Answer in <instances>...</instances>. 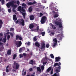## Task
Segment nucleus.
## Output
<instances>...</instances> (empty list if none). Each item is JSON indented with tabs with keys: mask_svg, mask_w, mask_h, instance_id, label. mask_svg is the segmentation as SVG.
I'll list each match as a JSON object with an SVG mask.
<instances>
[{
	"mask_svg": "<svg viewBox=\"0 0 76 76\" xmlns=\"http://www.w3.org/2000/svg\"><path fill=\"white\" fill-rule=\"evenodd\" d=\"M19 67H20V65H19V63L16 62V61H14L13 66V69L18 70L19 68Z\"/></svg>",
	"mask_w": 76,
	"mask_h": 76,
	"instance_id": "nucleus-1",
	"label": "nucleus"
},
{
	"mask_svg": "<svg viewBox=\"0 0 76 76\" xmlns=\"http://www.w3.org/2000/svg\"><path fill=\"white\" fill-rule=\"evenodd\" d=\"M47 19V18L45 16H43L41 18V20L40 22L42 24H44L46 22V20Z\"/></svg>",
	"mask_w": 76,
	"mask_h": 76,
	"instance_id": "nucleus-2",
	"label": "nucleus"
},
{
	"mask_svg": "<svg viewBox=\"0 0 76 76\" xmlns=\"http://www.w3.org/2000/svg\"><path fill=\"white\" fill-rule=\"evenodd\" d=\"M15 3H16V2L15 0H13L12 4V7L14 9H16V8L18 7V5L17 4L15 5Z\"/></svg>",
	"mask_w": 76,
	"mask_h": 76,
	"instance_id": "nucleus-3",
	"label": "nucleus"
},
{
	"mask_svg": "<svg viewBox=\"0 0 76 76\" xmlns=\"http://www.w3.org/2000/svg\"><path fill=\"white\" fill-rule=\"evenodd\" d=\"M63 34H60L56 35V37H57V38H58L59 40L61 41V40H62V38H63Z\"/></svg>",
	"mask_w": 76,
	"mask_h": 76,
	"instance_id": "nucleus-4",
	"label": "nucleus"
},
{
	"mask_svg": "<svg viewBox=\"0 0 76 76\" xmlns=\"http://www.w3.org/2000/svg\"><path fill=\"white\" fill-rule=\"evenodd\" d=\"M19 23L20 25H22V26L25 25V21L23 19H20L19 21Z\"/></svg>",
	"mask_w": 76,
	"mask_h": 76,
	"instance_id": "nucleus-5",
	"label": "nucleus"
},
{
	"mask_svg": "<svg viewBox=\"0 0 76 76\" xmlns=\"http://www.w3.org/2000/svg\"><path fill=\"white\" fill-rule=\"evenodd\" d=\"M15 44L17 46V47H19L22 45V42L21 41H17L15 42Z\"/></svg>",
	"mask_w": 76,
	"mask_h": 76,
	"instance_id": "nucleus-6",
	"label": "nucleus"
},
{
	"mask_svg": "<svg viewBox=\"0 0 76 76\" xmlns=\"http://www.w3.org/2000/svg\"><path fill=\"white\" fill-rule=\"evenodd\" d=\"M13 3V0L11 2H10L9 3L7 4L6 6L8 8H9L11 6H12Z\"/></svg>",
	"mask_w": 76,
	"mask_h": 76,
	"instance_id": "nucleus-7",
	"label": "nucleus"
},
{
	"mask_svg": "<svg viewBox=\"0 0 76 76\" xmlns=\"http://www.w3.org/2000/svg\"><path fill=\"white\" fill-rule=\"evenodd\" d=\"M55 61L56 62H58L59 61H60V59H61V58L60 56L58 57H56L55 58Z\"/></svg>",
	"mask_w": 76,
	"mask_h": 76,
	"instance_id": "nucleus-8",
	"label": "nucleus"
},
{
	"mask_svg": "<svg viewBox=\"0 0 76 76\" xmlns=\"http://www.w3.org/2000/svg\"><path fill=\"white\" fill-rule=\"evenodd\" d=\"M30 19L31 20H33L35 19V17L33 15H31L29 16Z\"/></svg>",
	"mask_w": 76,
	"mask_h": 76,
	"instance_id": "nucleus-9",
	"label": "nucleus"
},
{
	"mask_svg": "<svg viewBox=\"0 0 76 76\" xmlns=\"http://www.w3.org/2000/svg\"><path fill=\"white\" fill-rule=\"evenodd\" d=\"M29 64H31L32 65H33V64H35V61H33V60H31L29 62Z\"/></svg>",
	"mask_w": 76,
	"mask_h": 76,
	"instance_id": "nucleus-10",
	"label": "nucleus"
},
{
	"mask_svg": "<svg viewBox=\"0 0 76 76\" xmlns=\"http://www.w3.org/2000/svg\"><path fill=\"white\" fill-rule=\"evenodd\" d=\"M60 66L61 65V63L60 62H59V63H56L55 64L53 65V67H56L57 66H59V65Z\"/></svg>",
	"mask_w": 76,
	"mask_h": 76,
	"instance_id": "nucleus-11",
	"label": "nucleus"
},
{
	"mask_svg": "<svg viewBox=\"0 0 76 76\" xmlns=\"http://www.w3.org/2000/svg\"><path fill=\"white\" fill-rule=\"evenodd\" d=\"M13 20H18V19H17V17H16V15H13Z\"/></svg>",
	"mask_w": 76,
	"mask_h": 76,
	"instance_id": "nucleus-12",
	"label": "nucleus"
},
{
	"mask_svg": "<svg viewBox=\"0 0 76 76\" xmlns=\"http://www.w3.org/2000/svg\"><path fill=\"white\" fill-rule=\"evenodd\" d=\"M34 27V25L32 23H31L30 24L29 28H30V29H32V28H33Z\"/></svg>",
	"mask_w": 76,
	"mask_h": 76,
	"instance_id": "nucleus-13",
	"label": "nucleus"
},
{
	"mask_svg": "<svg viewBox=\"0 0 76 76\" xmlns=\"http://www.w3.org/2000/svg\"><path fill=\"white\" fill-rule=\"evenodd\" d=\"M12 53V50H8V51L7 52V54L8 55H10L11 54V53Z\"/></svg>",
	"mask_w": 76,
	"mask_h": 76,
	"instance_id": "nucleus-14",
	"label": "nucleus"
},
{
	"mask_svg": "<svg viewBox=\"0 0 76 76\" xmlns=\"http://www.w3.org/2000/svg\"><path fill=\"white\" fill-rule=\"evenodd\" d=\"M45 43H42V46L41 48H40L41 50L43 49L44 48H45Z\"/></svg>",
	"mask_w": 76,
	"mask_h": 76,
	"instance_id": "nucleus-15",
	"label": "nucleus"
},
{
	"mask_svg": "<svg viewBox=\"0 0 76 76\" xmlns=\"http://www.w3.org/2000/svg\"><path fill=\"white\" fill-rule=\"evenodd\" d=\"M36 3V2L35 1H34L33 2H28V5H32L35 4Z\"/></svg>",
	"mask_w": 76,
	"mask_h": 76,
	"instance_id": "nucleus-16",
	"label": "nucleus"
},
{
	"mask_svg": "<svg viewBox=\"0 0 76 76\" xmlns=\"http://www.w3.org/2000/svg\"><path fill=\"white\" fill-rule=\"evenodd\" d=\"M3 23V21H2V20H1L0 19V29H1V28Z\"/></svg>",
	"mask_w": 76,
	"mask_h": 76,
	"instance_id": "nucleus-17",
	"label": "nucleus"
},
{
	"mask_svg": "<svg viewBox=\"0 0 76 76\" xmlns=\"http://www.w3.org/2000/svg\"><path fill=\"white\" fill-rule=\"evenodd\" d=\"M22 7L20 6H19L18 7V10L19 12H20L21 13H22V12H21V10H22Z\"/></svg>",
	"mask_w": 76,
	"mask_h": 76,
	"instance_id": "nucleus-18",
	"label": "nucleus"
},
{
	"mask_svg": "<svg viewBox=\"0 0 76 76\" xmlns=\"http://www.w3.org/2000/svg\"><path fill=\"white\" fill-rule=\"evenodd\" d=\"M7 40V39H6V38L4 37L2 41V42H3L4 43H5L6 42Z\"/></svg>",
	"mask_w": 76,
	"mask_h": 76,
	"instance_id": "nucleus-19",
	"label": "nucleus"
},
{
	"mask_svg": "<svg viewBox=\"0 0 76 76\" xmlns=\"http://www.w3.org/2000/svg\"><path fill=\"white\" fill-rule=\"evenodd\" d=\"M35 45L36 47H39L40 46V45L38 42H36L35 43Z\"/></svg>",
	"mask_w": 76,
	"mask_h": 76,
	"instance_id": "nucleus-20",
	"label": "nucleus"
},
{
	"mask_svg": "<svg viewBox=\"0 0 76 76\" xmlns=\"http://www.w3.org/2000/svg\"><path fill=\"white\" fill-rule=\"evenodd\" d=\"M22 15L23 16V18L24 19H25L26 16V12H23L22 13Z\"/></svg>",
	"mask_w": 76,
	"mask_h": 76,
	"instance_id": "nucleus-21",
	"label": "nucleus"
},
{
	"mask_svg": "<svg viewBox=\"0 0 76 76\" xmlns=\"http://www.w3.org/2000/svg\"><path fill=\"white\" fill-rule=\"evenodd\" d=\"M53 41L55 43H57V38H55L53 39Z\"/></svg>",
	"mask_w": 76,
	"mask_h": 76,
	"instance_id": "nucleus-22",
	"label": "nucleus"
},
{
	"mask_svg": "<svg viewBox=\"0 0 76 76\" xmlns=\"http://www.w3.org/2000/svg\"><path fill=\"white\" fill-rule=\"evenodd\" d=\"M53 76H60V74L59 73H55L54 74Z\"/></svg>",
	"mask_w": 76,
	"mask_h": 76,
	"instance_id": "nucleus-23",
	"label": "nucleus"
},
{
	"mask_svg": "<svg viewBox=\"0 0 76 76\" xmlns=\"http://www.w3.org/2000/svg\"><path fill=\"white\" fill-rule=\"evenodd\" d=\"M51 70V67H50L47 69V71L48 72H49L50 70Z\"/></svg>",
	"mask_w": 76,
	"mask_h": 76,
	"instance_id": "nucleus-24",
	"label": "nucleus"
},
{
	"mask_svg": "<svg viewBox=\"0 0 76 76\" xmlns=\"http://www.w3.org/2000/svg\"><path fill=\"white\" fill-rule=\"evenodd\" d=\"M37 70L38 72H41V68L39 67H38L37 68Z\"/></svg>",
	"mask_w": 76,
	"mask_h": 76,
	"instance_id": "nucleus-25",
	"label": "nucleus"
},
{
	"mask_svg": "<svg viewBox=\"0 0 76 76\" xmlns=\"http://www.w3.org/2000/svg\"><path fill=\"white\" fill-rule=\"evenodd\" d=\"M28 11L30 12H31L32 11V7H30L28 9Z\"/></svg>",
	"mask_w": 76,
	"mask_h": 76,
	"instance_id": "nucleus-26",
	"label": "nucleus"
},
{
	"mask_svg": "<svg viewBox=\"0 0 76 76\" xmlns=\"http://www.w3.org/2000/svg\"><path fill=\"white\" fill-rule=\"evenodd\" d=\"M60 23V22H59L57 21L55 22V24H56V25H59Z\"/></svg>",
	"mask_w": 76,
	"mask_h": 76,
	"instance_id": "nucleus-27",
	"label": "nucleus"
},
{
	"mask_svg": "<svg viewBox=\"0 0 76 76\" xmlns=\"http://www.w3.org/2000/svg\"><path fill=\"white\" fill-rule=\"evenodd\" d=\"M58 15L57 14H55L54 15V18H58Z\"/></svg>",
	"mask_w": 76,
	"mask_h": 76,
	"instance_id": "nucleus-28",
	"label": "nucleus"
},
{
	"mask_svg": "<svg viewBox=\"0 0 76 76\" xmlns=\"http://www.w3.org/2000/svg\"><path fill=\"white\" fill-rule=\"evenodd\" d=\"M16 57H17V55L16 54H14L13 57V60H15Z\"/></svg>",
	"mask_w": 76,
	"mask_h": 76,
	"instance_id": "nucleus-29",
	"label": "nucleus"
},
{
	"mask_svg": "<svg viewBox=\"0 0 76 76\" xmlns=\"http://www.w3.org/2000/svg\"><path fill=\"white\" fill-rule=\"evenodd\" d=\"M19 37H20V36L18 35H17L16 37V40H18L19 38Z\"/></svg>",
	"mask_w": 76,
	"mask_h": 76,
	"instance_id": "nucleus-30",
	"label": "nucleus"
},
{
	"mask_svg": "<svg viewBox=\"0 0 76 76\" xmlns=\"http://www.w3.org/2000/svg\"><path fill=\"white\" fill-rule=\"evenodd\" d=\"M38 32L39 34V35H41V33H42V32H41V30H39L38 31Z\"/></svg>",
	"mask_w": 76,
	"mask_h": 76,
	"instance_id": "nucleus-31",
	"label": "nucleus"
},
{
	"mask_svg": "<svg viewBox=\"0 0 76 76\" xmlns=\"http://www.w3.org/2000/svg\"><path fill=\"white\" fill-rule=\"evenodd\" d=\"M50 57L52 58H54V55L53 54H51L50 55Z\"/></svg>",
	"mask_w": 76,
	"mask_h": 76,
	"instance_id": "nucleus-32",
	"label": "nucleus"
},
{
	"mask_svg": "<svg viewBox=\"0 0 76 76\" xmlns=\"http://www.w3.org/2000/svg\"><path fill=\"white\" fill-rule=\"evenodd\" d=\"M58 67H56V69L57 70H60V69H61V67L60 66V65H59V66H58Z\"/></svg>",
	"mask_w": 76,
	"mask_h": 76,
	"instance_id": "nucleus-33",
	"label": "nucleus"
},
{
	"mask_svg": "<svg viewBox=\"0 0 76 76\" xmlns=\"http://www.w3.org/2000/svg\"><path fill=\"white\" fill-rule=\"evenodd\" d=\"M1 4L2 5H3L4 4V0H1Z\"/></svg>",
	"mask_w": 76,
	"mask_h": 76,
	"instance_id": "nucleus-34",
	"label": "nucleus"
},
{
	"mask_svg": "<svg viewBox=\"0 0 76 76\" xmlns=\"http://www.w3.org/2000/svg\"><path fill=\"white\" fill-rule=\"evenodd\" d=\"M41 34H42V36H44L45 35V32H42Z\"/></svg>",
	"mask_w": 76,
	"mask_h": 76,
	"instance_id": "nucleus-35",
	"label": "nucleus"
},
{
	"mask_svg": "<svg viewBox=\"0 0 76 76\" xmlns=\"http://www.w3.org/2000/svg\"><path fill=\"white\" fill-rule=\"evenodd\" d=\"M57 45V43H54L53 45V46L54 47H56Z\"/></svg>",
	"mask_w": 76,
	"mask_h": 76,
	"instance_id": "nucleus-36",
	"label": "nucleus"
},
{
	"mask_svg": "<svg viewBox=\"0 0 76 76\" xmlns=\"http://www.w3.org/2000/svg\"><path fill=\"white\" fill-rule=\"evenodd\" d=\"M22 11L23 12H25V9L23 8V7H22V8L21 9V12H22Z\"/></svg>",
	"mask_w": 76,
	"mask_h": 76,
	"instance_id": "nucleus-37",
	"label": "nucleus"
},
{
	"mask_svg": "<svg viewBox=\"0 0 76 76\" xmlns=\"http://www.w3.org/2000/svg\"><path fill=\"white\" fill-rule=\"evenodd\" d=\"M55 71L56 73H59V72H60V70H59L57 69H56Z\"/></svg>",
	"mask_w": 76,
	"mask_h": 76,
	"instance_id": "nucleus-38",
	"label": "nucleus"
},
{
	"mask_svg": "<svg viewBox=\"0 0 76 76\" xmlns=\"http://www.w3.org/2000/svg\"><path fill=\"white\" fill-rule=\"evenodd\" d=\"M26 71L24 72V73H23V72L22 73V75L23 76V75H26Z\"/></svg>",
	"mask_w": 76,
	"mask_h": 76,
	"instance_id": "nucleus-39",
	"label": "nucleus"
},
{
	"mask_svg": "<svg viewBox=\"0 0 76 76\" xmlns=\"http://www.w3.org/2000/svg\"><path fill=\"white\" fill-rule=\"evenodd\" d=\"M58 25H59V28H62V24L61 23L59 24Z\"/></svg>",
	"mask_w": 76,
	"mask_h": 76,
	"instance_id": "nucleus-40",
	"label": "nucleus"
},
{
	"mask_svg": "<svg viewBox=\"0 0 76 76\" xmlns=\"http://www.w3.org/2000/svg\"><path fill=\"white\" fill-rule=\"evenodd\" d=\"M51 26H52V28H53V29H56V27H55V26H54V25L52 24Z\"/></svg>",
	"mask_w": 76,
	"mask_h": 76,
	"instance_id": "nucleus-41",
	"label": "nucleus"
},
{
	"mask_svg": "<svg viewBox=\"0 0 76 76\" xmlns=\"http://www.w3.org/2000/svg\"><path fill=\"white\" fill-rule=\"evenodd\" d=\"M41 69L42 71H43V70H44V66H42L41 67Z\"/></svg>",
	"mask_w": 76,
	"mask_h": 76,
	"instance_id": "nucleus-42",
	"label": "nucleus"
},
{
	"mask_svg": "<svg viewBox=\"0 0 76 76\" xmlns=\"http://www.w3.org/2000/svg\"><path fill=\"white\" fill-rule=\"evenodd\" d=\"M34 41H37V39L36 37H34L33 38Z\"/></svg>",
	"mask_w": 76,
	"mask_h": 76,
	"instance_id": "nucleus-43",
	"label": "nucleus"
},
{
	"mask_svg": "<svg viewBox=\"0 0 76 76\" xmlns=\"http://www.w3.org/2000/svg\"><path fill=\"white\" fill-rule=\"evenodd\" d=\"M22 48H20V49L19 50V53H22Z\"/></svg>",
	"mask_w": 76,
	"mask_h": 76,
	"instance_id": "nucleus-44",
	"label": "nucleus"
},
{
	"mask_svg": "<svg viewBox=\"0 0 76 76\" xmlns=\"http://www.w3.org/2000/svg\"><path fill=\"white\" fill-rule=\"evenodd\" d=\"M10 38V35H8L7 36V39L8 40H9Z\"/></svg>",
	"mask_w": 76,
	"mask_h": 76,
	"instance_id": "nucleus-45",
	"label": "nucleus"
},
{
	"mask_svg": "<svg viewBox=\"0 0 76 76\" xmlns=\"http://www.w3.org/2000/svg\"><path fill=\"white\" fill-rule=\"evenodd\" d=\"M46 48H49V47H50V45H49V44H46Z\"/></svg>",
	"mask_w": 76,
	"mask_h": 76,
	"instance_id": "nucleus-46",
	"label": "nucleus"
},
{
	"mask_svg": "<svg viewBox=\"0 0 76 76\" xmlns=\"http://www.w3.org/2000/svg\"><path fill=\"white\" fill-rule=\"evenodd\" d=\"M10 35H11L12 37H13V34L12 33V32H10Z\"/></svg>",
	"mask_w": 76,
	"mask_h": 76,
	"instance_id": "nucleus-47",
	"label": "nucleus"
},
{
	"mask_svg": "<svg viewBox=\"0 0 76 76\" xmlns=\"http://www.w3.org/2000/svg\"><path fill=\"white\" fill-rule=\"evenodd\" d=\"M19 3H20V2L19 1H17V4H18V6L19 5Z\"/></svg>",
	"mask_w": 76,
	"mask_h": 76,
	"instance_id": "nucleus-48",
	"label": "nucleus"
},
{
	"mask_svg": "<svg viewBox=\"0 0 76 76\" xmlns=\"http://www.w3.org/2000/svg\"><path fill=\"white\" fill-rule=\"evenodd\" d=\"M21 48L23 51H24L25 50V48L24 47H22V48Z\"/></svg>",
	"mask_w": 76,
	"mask_h": 76,
	"instance_id": "nucleus-49",
	"label": "nucleus"
},
{
	"mask_svg": "<svg viewBox=\"0 0 76 76\" xmlns=\"http://www.w3.org/2000/svg\"><path fill=\"white\" fill-rule=\"evenodd\" d=\"M8 12L9 13H11V12H12V11L11 10V9H9L8 10Z\"/></svg>",
	"mask_w": 76,
	"mask_h": 76,
	"instance_id": "nucleus-50",
	"label": "nucleus"
},
{
	"mask_svg": "<svg viewBox=\"0 0 76 76\" xmlns=\"http://www.w3.org/2000/svg\"><path fill=\"white\" fill-rule=\"evenodd\" d=\"M3 33H0V38H1V37H3Z\"/></svg>",
	"mask_w": 76,
	"mask_h": 76,
	"instance_id": "nucleus-51",
	"label": "nucleus"
},
{
	"mask_svg": "<svg viewBox=\"0 0 76 76\" xmlns=\"http://www.w3.org/2000/svg\"><path fill=\"white\" fill-rule=\"evenodd\" d=\"M53 69H51V72H50L51 75H52V74H53Z\"/></svg>",
	"mask_w": 76,
	"mask_h": 76,
	"instance_id": "nucleus-52",
	"label": "nucleus"
},
{
	"mask_svg": "<svg viewBox=\"0 0 76 76\" xmlns=\"http://www.w3.org/2000/svg\"><path fill=\"white\" fill-rule=\"evenodd\" d=\"M39 16H40V17H42V16H43V14H42V13L40 12V13Z\"/></svg>",
	"mask_w": 76,
	"mask_h": 76,
	"instance_id": "nucleus-53",
	"label": "nucleus"
},
{
	"mask_svg": "<svg viewBox=\"0 0 76 76\" xmlns=\"http://www.w3.org/2000/svg\"><path fill=\"white\" fill-rule=\"evenodd\" d=\"M36 30L37 31H38L39 30V26H37L36 28Z\"/></svg>",
	"mask_w": 76,
	"mask_h": 76,
	"instance_id": "nucleus-54",
	"label": "nucleus"
},
{
	"mask_svg": "<svg viewBox=\"0 0 76 76\" xmlns=\"http://www.w3.org/2000/svg\"><path fill=\"white\" fill-rule=\"evenodd\" d=\"M12 12H16V11L15 9L12 8Z\"/></svg>",
	"mask_w": 76,
	"mask_h": 76,
	"instance_id": "nucleus-55",
	"label": "nucleus"
},
{
	"mask_svg": "<svg viewBox=\"0 0 76 76\" xmlns=\"http://www.w3.org/2000/svg\"><path fill=\"white\" fill-rule=\"evenodd\" d=\"M23 56H24V57H26V54L25 53H23Z\"/></svg>",
	"mask_w": 76,
	"mask_h": 76,
	"instance_id": "nucleus-56",
	"label": "nucleus"
},
{
	"mask_svg": "<svg viewBox=\"0 0 76 76\" xmlns=\"http://www.w3.org/2000/svg\"><path fill=\"white\" fill-rule=\"evenodd\" d=\"M53 9L54 10H55V11H58V10H57V8L56 7H54Z\"/></svg>",
	"mask_w": 76,
	"mask_h": 76,
	"instance_id": "nucleus-57",
	"label": "nucleus"
},
{
	"mask_svg": "<svg viewBox=\"0 0 76 76\" xmlns=\"http://www.w3.org/2000/svg\"><path fill=\"white\" fill-rule=\"evenodd\" d=\"M6 72H7V73H8V72H9V70L8 69L6 68Z\"/></svg>",
	"mask_w": 76,
	"mask_h": 76,
	"instance_id": "nucleus-58",
	"label": "nucleus"
},
{
	"mask_svg": "<svg viewBox=\"0 0 76 76\" xmlns=\"http://www.w3.org/2000/svg\"><path fill=\"white\" fill-rule=\"evenodd\" d=\"M22 6H23L25 7L26 6V4H25L23 3L22 4Z\"/></svg>",
	"mask_w": 76,
	"mask_h": 76,
	"instance_id": "nucleus-59",
	"label": "nucleus"
},
{
	"mask_svg": "<svg viewBox=\"0 0 76 76\" xmlns=\"http://www.w3.org/2000/svg\"><path fill=\"white\" fill-rule=\"evenodd\" d=\"M15 22V23L17 24L18 22H19V21L18 20H17V21L15 20L14 21Z\"/></svg>",
	"mask_w": 76,
	"mask_h": 76,
	"instance_id": "nucleus-60",
	"label": "nucleus"
},
{
	"mask_svg": "<svg viewBox=\"0 0 76 76\" xmlns=\"http://www.w3.org/2000/svg\"><path fill=\"white\" fill-rule=\"evenodd\" d=\"M20 58H22V57H23V55L21 54H20Z\"/></svg>",
	"mask_w": 76,
	"mask_h": 76,
	"instance_id": "nucleus-61",
	"label": "nucleus"
},
{
	"mask_svg": "<svg viewBox=\"0 0 76 76\" xmlns=\"http://www.w3.org/2000/svg\"><path fill=\"white\" fill-rule=\"evenodd\" d=\"M45 60L47 61V60H48V58L47 56H45Z\"/></svg>",
	"mask_w": 76,
	"mask_h": 76,
	"instance_id": "nucleus-62",
	"label": "nucleus"
},
{
	"mask_svg": "<svg viewBox=\"0 0 76 76\" xmlns=\"http://www.w3.org/2000/svg\"><path fill=\"white\" fill-rule=\"evenodd\" d=\"M29 70L30 71H32L33 70V69H32V68H31L29 69Z\"/></svg>",
	"mask_w": 76,
	"mask_h": 76,
	"instance_id": "nucleus-63",
	"label": "nucleus"
},
{
	"mask_svg": "<svg viewBox=\"0 0 76 76\" xmlns=\"http://www.w3.org/2000/svg\"><path fill=\"white\" fill-rule=\"evenodd\" d=\"M11 31H14V28H10Z\"/></svg>",
	"mask_w": 76,
	"mask_h": 76,
	"instance_id": "nucleus-64",
	"label": "nucleus"
}]
</instances>
